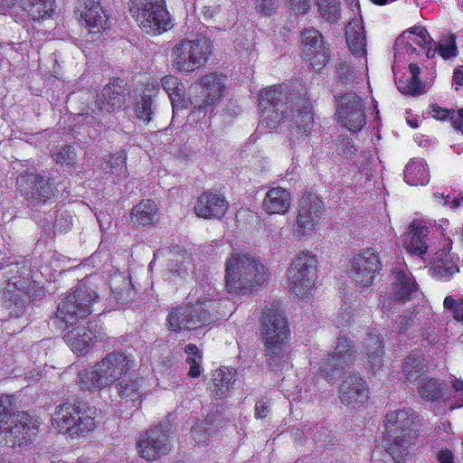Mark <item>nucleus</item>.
<instances>
[{
    "instance_id": "nucleus-1",
    "label": "nucleus",
    "mask_w": 463,
    "mask_h": 463,
    "mask_svg": "<svg viewBox=\"0 0 463 463\" xmlns=\"http://www.w3.org/2000/svg\"><path fill=\"white\" fill-rule=\"evenodd\" d=\"M260 123L269 129L283 120L301 134H307L313 126L310 102L304 97L292 95L288 88L274 85L263 89L259 95Z\"/></svg>"
},
{
    "instance_id": "nucleus-2",
    "label": "nucleus",
    "mask_w": 463,
    "mask_h": 463,
    "mask_svg": "<svg viewBox=\"0 0 463 463\" xmlns=\"http://www.w3.org/2000/svg\"><path fill=\"white\" fill-rule=\"evenodd\" d=\"M219 293L210 285H199L187 296V303L170 309L166 326L173 332L190 331L208 324L219 303Z\"/></svg>"
},
{
    "instance_id": "nucleus-3",
    "label": "nucleus",
    "mask_w": 463,
    "mask_h": 463,
    "mask_svg": "<svg viewBox=\"0 0 463 463\" xmlns=\"http://www.w3.org/2000/svg\"><path fill=\"white\" fill-rule=\"evenodd\" d=\"M267 280L264 265L244 250H233L225 261V288L229 293L249 294Z\"/></svg>"
},
{
    "instance_id": "nucleus-4",
    "label": "nucleus",
    "mask_w": 463,
    "mask_h": 463,
    "mask_svg": "<svg viewBox=\"0 0 463 463\" xmlns=\"http://www.w3.org/2000/svg\"><path fill=\"white\" fill-rule=\"evenodd\" d=\"M135 364L133 355L125 352L109 353L91 367L79 372L78 385L83 391L99 392L127 375Z\"/></svg>"
},
{
    "instance_id": "nucleus-5",
    "label": "nucleus",
    "mask_w": 463,
    "mask_h": 463,
    "mask_svg": "<svg viewBox=\"0 0 463 463\" xmlns=\"http://www.w3.org/2000/svg\"><path fill=\"white\" fill-rule=\"evenodd\" d=\"M417 414L410 408L386 414L384 447L397 462L410 454L418 438Z\"/></svg>"
},
{
    "instance_id": "nucleus-6",
    "label": "nucleus",
    "mask_w": 463,
    "mask_h": 463,
    "mask_svg": "<svg viewBox=\"0 0 463 463\" xmlns=\"http://www.w3.org/2000/svg\"><path fill=\"white\" fill-rule=\"evenodd\" d=\"M96 417L97 409L84 402H66L56 407L52 425L59 432H67L74 438L93 430Z\"/></svg>"
},
{
    "instance_id": "nucleus-7",
    "label": "nucleus",
    "mask_w": 463,
    "mask_h": 463,
    "mask_svg": "<svg viewBox=\"0 0 463 463\" xmlns=\"http://www.w3.org/2000/svg\"><path fill=\"white\" fill-rule=\"evenodd\" d=\"M128 94L123 80L111 79L95 101L87 107L84 112L78 114V123L90 127L99 126L107 115L123 107Z\"/></svg>"
},
{
    "instance_id": "nucleus-8",
    "label": "nucleus",
    "mask_w": 463,
    "mask_h": 463,
    "mask_svg": "<svg viewBox=\"0 0 463 463\" xmlns=\"http://www.w3.org/2000/svg\"><path fill=\"white\" fill-rule=\"evenodd\" d=\"M97 298V293L90 288H76L59 303L55 322L61 327L77 324L91 313V305Z\"/></svg>"
},
{
    "instance_id": "nucleus-9",
    "label": "nucleus",
    "mask_w": 463,
    "mask_h": 463,
    "mask_svg": "<svg viewBox=\"0 0 463 463\" xmlns=\"http://www.w3.org/2000/svg\"><path fill=\"white\" fill-rule=\"evenodd\" d=\"M316 256L309 251L296 255L288 269V288L296 296L307 298L313 290L317 279Z\"/></svg>"
},
{
    "instance_id": "nucleus-10",
    "label": "nucleus",
    "mask_w": 463,
    "mask_h": 463,
    "mask_svg": "<svg viewBox=\"0 0 463 463\" xmlns=\"http://www.w3.org/2000/svg\"><path fill=\"white\" fill-rule=\"evenodd\" d=\"M211 42L203 36L182 40L173 48V66L181 72H191L203 66L211 53Z\"/></svg>"
},
{
    "instance_id": "nucleus-11",
    "label": "nucleus",
    "mask_w": 463,
    "mask_h": 463,
    "mask_svg": "<svg viewBox=\"0 0 463 463\" xmlns=\"http://www.w3.org/2000/svg\"><path fill=\"white\" fill-rule=\"evenodd\" d=\"M356 351L345 336L337 338L335 351L320 362L319 371L328 383H335L354 364Z\"/></svg>"
},
{
    "instance_id": "nucleus-12",
    "label": "nucleus",
    "mask_w": 463,
    "mask_h": 463,
    "mask_svg": "<svg viewBox=\"0 0 463 463\" xmlns=\"http://www.w3.org/2000/svg\"><path fill=\"white\" fill-rule=\"evenodd\" d=\"M170 434L169 426L162 423L144 431L137 441L138 455L147 461L167 455L172 449Z\"/></svg>"
},
{
    "instance_id": "nucleus-13",
    "label": "nucleus",
    "mask_w": 463,
    "mask_h": 463,
    "mask_svg": "<svg viewBox=\"0 0 463 463\" xmlns=\"http://www.w3.org/2000/svg\"><path fill=\"white\" fill-rule=\"evenodd\" d=\"M16 183L20 194L33 206L51 203L57 193L50 177L34 173L21 175Z\"/></svg>"
},
{
    "instance_id": "nucleus-14",
    "label": "nucleus",
    "mask_w": 463,
    "mask_h": 463,
    "mask_svg": "<svg viewBox=\"0 0 463 463\" xmlns=\"http://www.w3.org/2000/svg\"><path fill=\"white\" fill-rule=\"evenodd\" d=\"M7 420L0 434L8 447L27 444L38 430L37 421L24 411H11Z\"/></svg>"
},
{
    "instance_id": "nucleus-15",
    "label": "nucleus",
    "mask_w": 463,
    "mask_h": 463,
    "mask_svg": "<svg viewBox=\"0 0 463 463\" xmlns=\"http://www.w3.org/2000/svg\"><path fill=\"white\" fill-rule=\"evenodd\" d=\"M336 101V118L338 122L351 132L360 130L366 123L364 103L354 93L334 94Z\"/></svg>"
},
{
    "instance_id": "nucleus-16",
    "label": "nucleus",
    "mask_w": 463,
    "mask_h": 463,
    "mask_svg": "<svg viewBox=\"0 0 463 463\" xmlns=\"http://www.w3.org/2000/svg\"><path fill=\"white\" fill-rule=\"evenodd\" d=\"M201 90L194 97L191 103L194 112L203 113L213 112L220 103L225 90V79L217 73H210L203 76L199 82Z\"/></svg>"
},
{
    "instance_id": "nucleus-17",
    "label": "nucleus",
    "mask_w": 463,
    "mask_h": 463,
    "mask_svg": "<svg viewBox=\"0 0 463 463\" xmlns=\"http://www.w3.org/2000/svg\"><path fill=\"white\" fill-rule=\"evenodd\" d=\"M323 212V203L316 194L311 193L304 194L299 202L294 235L301 237L314 232L319 226Z\"/></svg>"
},
{
    "instance_id": "nucleus-18",
    "label": "nucleus",
    "mask_w": 463,
    "mask_h": 463,
    "mask_svg": "<svg viewBox=\"0 0 463 463\" xmlns=\"http://www.w3.org/2000/svg\"><path fill=\"white\" fill-rule=\"evenodd\" d=\"M382 269L378 253L373 249H366L356 254L351 260L349 277L360 287L373 284Z\"/></svg>"
},
{
    "instance_id": "nucleus-19",
    "label": "nucleus",
    "mask_w": 463,
    "mask_h": 463,
    "mask_svg": "<svg viewBox=\"0 0 463 463\" xmlns=\"http://www.w3.org/2000/svg\"><path fill=\"white\" fill-rule=\"evenodd\" d=\"M369 395V386L363 376L357 373L344 376L338 389L342 404L354 408L360 407L368 401Z\"/></svg>"
},
{
    "instance_id": "nucleus-20",
    "label": "nucleus",
    "mask_w": 463,
    "mask_h": 463,
    "mask_svg": "<svg viewBox=\"0 0 463 463\" xmlns=\"http://www.w3.org/2000/svg\"><path fill=\"white\" fill-rule=\"evenodd\" d=\"M392 298L383 299V313L390 312L392 302L406 301L411 298L417 291V284L411 272L400 267H394L392 272Z\"/></svg>"
},
{
    "instance_id": "nucleus-21",
    "label": "nucleus",
    "mask_w": 463,
    "mask_h": 463,
    "mask_svg": "<svg viewBox=\"0 0 463 463\" xmlns=\"http://www.w3.org/2000/svg\"><path fill=\"white\" fill-rule=\"evenodd\" d=\"M304 52L310 61L313 69L321 70L329 61V52L325 46L323 36L314 28L305 29L302 32Z\"/></svg>"
},
{
    "instance_id": "nucleus-22",
    "label": "nucleus",
    "mask_w": 463,
    "mask_h": 463,
    "mask_svg": "<svg viewBox=\"0 0 463 463\" xmlns=\"http://www.w3.org/2000/svg\"><path fill=\"white\" fill-rule=\"evenodd\" d=\"M75 12L90 33H99L105 28L107 16L99 0H79Z\"/></svg>"
},
{
    "instance_id": "nucleus-23",
    "label": "nucleus",
    "mask_w": 463,
    "mask_h": 463,
    "mask_svg": "<svg viewBox=\"0 0 463 463\" xmlns=\"http://www.w3.org/2000/svg\"><path fill=\"white\" fill-rule=\"evenodd\" d=\"M227 209L228 202L225 197L213 192H204L194 206L196 215L205 219H219L224 215Z\"/></svg>"
},
{
    "instance_id": "nucleus-24",
    "label": "nucleus",
    "mask_w": 463,
    "mask_h": 463,
    "mask_svg": "<svg viewBox=\"0 0 463 463\" xmlns=\"http://www.w3.org/2000/svg\"><path fill=\"white\" fill-rule=\"evenodd\" d=\"M264 341L288 340L289 330L284 315L273 309L265 312L262 321Z\"/></svg>"
},
{
    "instance_id": "nucleus-25",
    "label": "nucleus",
    "mask_w": 463,
    "mask_h": 463,
    "mask_svg": "<svg viewBox=\"0 0 463 463\" xmlns=\"http://www.w3.org/2000/svg\"><path fill=\"white\" fill-rule=\"evenodd\" d=\"M97 325L90 323L87 327H77L70 331L65 335V341L71 351L78 355L87 354L93 346L98 335L93 331V327Z\"/></svg>"
},
{
    "instance_id": "nucleus-26",
    "label": "nucleus",
    "mask_w": 463,
    "mask_h": 463,
    "mask_svg": "<svg viewBox=\"0 0 463 463\" xmlns=\"http://www.w3.org/2000/svg\"><path fill=\"white\" fill-rule=\"evenodd\" d=\"M265 359L273 370L283 368L289 363V346L287 340L264 341Z\"/></svg>"
},
{
    "instance_id": "nucleus-27",
    "label": "nucleus",
    "mask_w": 463,
    "mask_h": 463,
    "mask_svg": "<svg viewBox=\"0 0 463 463\" xmlns=\"http://www.w3.org/2000/svg\"><path fill=\"white\" fill-rule=\"evenodd\" d=\"M363 353L367 357V366L377 372L383 365V345L379 334L370 333L363 342Z\"/></svg>"
},
{
    "instance_id": "nucleus-28",
    "label": "nucleus",
    "mask_w": 463,
    "mask_h": 463,
    "mask_svg": "<svg viewBox=\"0 0 463 463\" xmlns=\"http://www.w3.org/2000/svg\"><path fill=\"white\" fill-rule=\"evenodd\" d=\"M346 41L350 51L354 55L364 56L365 49V33L362 17H354L348 23L345 28Z\"/></svg>"
},
{
    "instance_id": "nucleus-29",
    "label": "nucleus",
    "mask_w": 463,
    "mask_h": 463,
    "mask_svg": "<svg viewBox=\"0 0 463 463\" xmlns=\"http://www.w3.org/2000/svg\"><path fill=\"white\" fill-rule=\"evenodd\" d=\"M158 91L157 83L149 84L144 90L135 106V113L139 120L146 124L152 120L156 109L155 100Z\"/></svg>"
},
{
    "instance_id": "nucleus-30",
    "label": "nucleus",
    "mask_w": 463,
    "mask_h": 463,
    "mask_svg": "<svg viewBox=\"0 0 463 463\" xmlns=\"http://www.w3.org/2000/svg\"><path fill=\"white\" fill-rule=\"evenodd\" d=\"M290 199L286 189L274 187L267 192L263 208L269 214H284L290 206Z\"/></svg>"
},
{
    "instance_id": "nucleus-31",
    "label": "nucleus",
    "mask_w": 463,
    "mask_h": 463,
    "mask_svg": "<svg viewBox=\"0 0 463 463\" xmlns=\"http://www.w3.org/2000/svg\"><path fill=\"white\" fill-rule=\"evenodd\" d=\"M210 390L216 398L227 396L235 382V371L229 367H221L213 373Z\"/></svg>"
},
{
    "instance_id": "nucleus-32",
    "label": "nucleus",
    "mask_w": 463,
    "mask_h": 463,
    "mask_svg": "<svg viewBox=\"0 0 463 463\" xmlns=\"http://www.w3.org/2000/svg\"><path fill=\"white\" fill-rule=\"evenodd\" d=\"M161 84L169 96L173 113L175 115L179 109L185 108L184 87L181 80L174 75L165 76L161 80Z\"/></svg>"
},
{
    "instance_id": "nucleus-33",
    "label": "nucleus",
    "mask_w": 463,
    "mask_h": 463,
    "mask_svg": "<svg viewBox=\"0 0 463 463\" xmlns=\"http://www.w3.org/2000/svg\"><path fill=\"white\" fill-rule=\"evenodd\" d=\"M458 271V266L452 261L450 255L446 250H443L435 253L430 267V272L434 278L449 280Z\"/></svg>"
},
{
    "instance_id": "nucleus-34",
    "label": "nucleus",
    "mask_w": 463,
    "mask_h": 463,
    "mask_svg": "<svg viewBox=\"0 0 463 463\" xmlns=\"http://www.w3.org/2000/svg\"><path fill=\"white\" fill-rule=\"evenodd\" d=\"M427 235L428 228L425 225L413 222L405 239L408 251L419 255L425 253L428 249L426 243Z\"/></svg>"
},
{
    "instance_id": "nucleus-35",
    "label": "nucleus",
    "mask_w": 463,
    "mask_h": 463,
    "mask_svg": "<svg viewBox=\"0 0 463 463\" xmlns=\"http://www.w3.org/2000/svg\"><path fill=\"white\" fill-rule=\"evenodd\" d=\"M23 9L33 21L52 18L55 13V0H20Z\"/></svg>"
},
{
    "instance_id": "nucleus-36",
    "label": "nucleus",
    "mask_w": 463,
    "mask_h": 463,
    "mask_svg": "<svg viewBox=\"0 0 463 463\" xmlns=\"http://www.w3.org/2000/svg\"><path fill=\"white\" fill-rule=\"evenodd\" d=\"M404 181L412 186L425 185L430 181L427 165L422 159H411L404 169Z\"/></svg>"
},
{
    "instance_id": "nucleus-37",
    "label": "nucleus",
    "mask_w": 463,
    "mask_h": 463,
    "mask_svg": "<svg viewBox=\"0 0 463 463\" xmlns=\"http://www.w3.org/2000/svg\"><path fill=\"white\" fill-rule=\"evenodd\" d=\"M127 156L124 152H118L111 155L108 160L101 164V169L106 175L113 176V183H120L127 179L128 174L127 170Z\"/></svg>"
},
{
    "instance_id": "nucleus-38",
    "label": "nucleus",
    "mask_w": 463,
    "mask_h": 463,
    "mask_svg": "<svg viewBox=\"0 0 463 463\" xmlns=\"http://www.w3.org/2000/svg\"><path fill=\"white\" fill-rule=\"evenodd\" d=\"M136 20L145 22L146 12H154L161 17V21H165L166 17V8L163 0H131L129 8Z\"/></svg>"
},
{
    "instance_id": "nucleus-39",
    "label": "nucleus",
    "mask_w": 463,
    "mask_h": 463,
    "mask_svg": "<svg viewBox=\"0 0 463 463\" xmlns=\"http://www.w3.org/2000/svg\"><path fill=\"white\" fill-rule=\"evenodd\" d=\"M157 207L155 202L144 200L137 204L130 213L131 222L137 225H149L157 221Z\"/></svg>"
},
{
    "instance_id": "nucleus-40",
    "label": "nucleus",
    "mask_w": 463,
    "mask_h": 463,
    "mask_svg": "<svg viewBox=\"0 0 463 463\" xmlns=\"http://www.w3.org/2000/svg\"><path fill=\"white\" fill-rule=\"evenodd\" d=\"M145 22L142 20H136L140 28L146 33L150 34H160L164 32H166L172 27V21L168 11L166 10V17L164 18L165 21H161V17L157 15L154 10L151 12H146Z\"/></svg>"
},
{
    "instance_id": "nucleus-41",
    "label": "nucleus",
    "mask_w": 463,
    "mask_h": 463,
    "mask_svg": "<svg viewBox=\"0 0 463 463\" xmlns=\"http://www.w3.org/2000/svg\"><path fill=\"white\" fill-rule=\"evenodd\" d=\"M111 281L112 298L119 306H124L134 298L135 292L128 279L117 276Z\"/></svg>"
},
{
    "instance_id": "nucleus-42",
    "label": "nucleus",
    "mask_w": 463,
    "mask_h": 463,
    "mask_svg": "<svg viewBox=\"0 0 463 463\" xmlns=\"http://www.w3.org/2000/svg\"><path fill=\"white\" fill-rule=\"evenodd\" d=\"M142 382L143 378L138 377L120 382L117 385L119 397L126 402H140L142 397Z\"/></svg>"
},
{
    "instance_id": "nucleus-43",
    "label": "nucleus",
    "mask_w": 463,
    "mask_h": 463,
    "mask_svg": "<svg viewBox=\"0 0 463 463\" xmlns=\"http://www.w3.org/2000/svg\"><path fill=\"white\" fill-rule=\"evenodd\" d=\"M320 17L326 23L336 24L342 17L340 0H316Z\"/></svg>"
},
{
    "instance_id": "nucleus-44",
    "label": "nucleus",
    "mask_w": 463,
    "mask_h": 463,
    "mask_svg": "<svg viewBox=\"0 0 463 463\" xmlns=\"http://www.w3.org/2000/svg\"><path fill=\"white\" fill-rule=\"evenodd\" d=\"M442 391L441 383L435 378L423 377L418 383V393L425 401H439Z\"/></svg>"
},
{
    "instance_id": "nucleus-45",
    "label": "nucleus",
    "mask_w": 463,
    "mask_h": 463,
    "mask_svg": "<svg viewBox=\"0 0 463 463\" xmlns=\"http://www.w3.org/2000/svg\"><path fill=\"white\" fill-rule=\"evenodd\" d=\"M403 372L409 382H415L423 374L425 364L418 354L413 353L407 357L403 364Z\"/></svg>"
},
{
    "instance_id": "nucleus-46",
    "label": "nucleus",
    "mask_w": 463,
    "mask_h": 463,
    "mask_svg": "<svg viewBox=\"0 0 463 463\" xmlns=\"http://www.w3.org/2000/svg\"><path fill=\"white\" fill-rule=\"evenodd\" d=\"M184 353L187 354L185 361L189 364V377L198 378L201 375L202 353L194 344L185 345Z\"/></svg>"
},
{
    "instance_id": "nucleus-47",
    "label": "nucleus",
    "mask_w": 463,
    "mask_h": 463,
    "mask_svg": "<svg viewBox=\"0 0 463 463\" xmlns=\"http://www.w3.org/2000/svg\"><path fill=\"white\" fill-rule=\"evenodd\" d=\"M193 258L190 253L182 252L175 256L171 260L170 270L173 274L179 278H184L188 275L189 270L193 269Z\"/></svg>"
},
{
    "instance_id": "nucleus-48",
    "label": "nucleus",
    "mask_w": 463,
    "mask_h": 463,
    "mask_svg": "<svg viewBox=\"0 0 463 463\" xmlns=\"http://www.w3.org/2000/svg\"><path fill=\"white\" fill-rule=\"evenodd\" d=\"M416 53V47L407 39V34H401L394 43V59L395 61L411 60V56Z\"/></svg>"
},
{
    "instance_id": "nucleus-49",
    "label": "nucleus",
    "mask_w": 463,
    "mask_h": 463,
    "mask_svg": "<svg viewBox=\"0 0 463 463\" xmlns=\"http://www.w3.org/2000/svg\"><path fill=\"white\" fill-rule=\"evenodd\" d=\"M402 34H407V39L412 43L413 46L424 47L434 43L428 31L422 26H413Z\"/></svg>"
},
{
    "instance_id": "nucleus-50",
    "label": "nucleus",
    "mask_w": 463,
    "mask_h": 463,
    "mask_svg": "<svg viewBox=\"0 0 463 463\" xmlns=\"http://www.w3.org/2000/svg\"><path fill=\"white\" fill-rule=\"evenodd\" d=\"M395 83L399 91L405 95L417 96L421 94L424 90V85L420 80L411 79V77L406 80H396Z\"/></svg>"
},
{
    "instance_id": "nucleus-51",
    "label": "nucleus",
    "mask_w": 463,
    "mask_h": 463,
    "mask_svg": "<svg viewBox=\"0 0 463 463\" xmlns=\"http://www.w3.org/2000/svg\"><path fill=\"white\" fill-rule=\"evenodd\" d=\"M438 52L445 60L456 57L458 52L456 45L455 36L450 34L441 39L438 46Z\"/></svg>"
},
{
    "instance_id": "nucleus-52",
    "label": "nucleus",
    "mask_w": 463,
    "mask_h": 463,
    "mask_svg": "<svg viewBox=\"0 0 463 463\" xmlns=\"http://www.w3.org/2000/svg\"><path fill=\"white\" fill-rule=\"evenodd\" d=\"M54 160L61 165H71L75 163L76 152L71 146H64L53 153Z\"/></svg>"
},
{
    "instance_id": "nucleus-53",
    "label": "nucleus",
    "mask_w": 463,
    "mask_h": 463,
    "mask_svg": "<svg viewBox=\"0 0 463 463\" xmlns=\"http://www.w3.org/2000/svg\"><path fill=\"white\" fill-rule=\"evenodd\" d=\"M19 291L23 292L31 301H36L45 296L43 287L35 281H29L28 285L24 287L23 289L19 288Z\"/></svg>"
},
{
    "instance_id": "nucleus-54",
    "label": "nucleus",
    "mask_w": 463,
    "mask_h": 463,
    "mask_svg": "<svg viewBox=\"0 0 463 463\" xmlns=\"http://www.w3.org/2000/svg\"><path fill=\"white\" fill-rule=\"evenodd\" d=\"M13 398L10 395H0V429L8 422L7 418L13 411Z\"/></svg>"
},
{
    "instance_id": "nucleus-55",
    "label": "nucleus",
    "mask_w": 463,
    "mask_h": 463,
    "mask_svg": "<svg viewBox=\"0 0 463 463\" xmlns=\"http://www.w3.org/2000/svg\"><path fill=\"white\" fill-rule=\"evenodd\" d=\"M339 82L344 85L352 84L354 80V71L350 64L341 62L337 66Z\"/></svg>"
},
{
    "instance_id": "nucleus-56",
    "label": "nucleus",
    "mask_w": 463,
    "mask_h": 463,
    "mask_svg": "<svg viewBox=\"0 0 463 463\" xmlns=\"http://www.w3.org/2000/svg\"><path fill=\"white\" fill-rule=\"evenodd\" d=\"M412 316L413 312L411 310H406L402 316H399L393 325L394 330L400 334L404 333L413 323Z\"/></svg>"
},
{
    "instance_id": "nucleus-57",
    "label": "nucleus",
    "mask_w": 463,
    "mask_h": 463,
    "mask_svg": "<svg viewBox=\"0 0 463 463\" xmlns=\"http://www.w3.org/2000/svg\"><path fill=\"white\" fill-rule=\"evenodd\" d=\"M286 5L294 14H305L310 9L311 0H285Z\"/></svg>"
},
{
    "instance_id": "nucleus-58",
    "label": "nucleus",
    "mask_w": 463,
    "mask_h": 463,
    "mask_svg": "<svg viewBox=\"0 0 463 463\" xmlns=\"http://www.w3.org/2000/svg\"><path fill=\"white\" fill-rule=\"evenodd\" d=\"M72 225V217L66 212L61 213L55 220L54 229L60 232H67Z\"/></svg>"
},
{
    "instance_id": "nucleus-59",
    "label": "nucleus",
    "mask_w": 463,
    "mask_h": 463,
    "mask_svg": "<svg viewBox=\"0 0 463 463\" xmlns=\"http://www.w3.org/2000/svg\"><path fill=\"white\" fill-rule=\"evenodd\" d=\"M431 114L432 117L439 119V120H445V119H451L453 117H455V109H443L438 105H432L431 106Z\"/></svg>"
},
{
    "instance_id": "nucleus-60",
    "label": "nucleus",
    "mask_w": 463,
    "mask_h": 463,
    "mask_svg": "<svg viewBox=\"0 0 463 463\" xmlns=\"http://www.w3.org/2000/svg\"><path fill=\"white\" fill-rule=\"evenodd\" d=\"M452 388L457 393L455 396V403L451 409L461 408L463 406V381L460 379H454L451 383Z\"/></svg>"
},
{
    "instance_id": "nucleus-61",
    "label": "nucleus",
    "mask_w": 463,
    "mask_h": 463,
    "mask_svg": "<svg viewBox=\"0 0 463 463\" xmlns=\"http://www.w3.org/2000/svg\"><path fill=\"white\" fill-rule=\"evenodd\" d=\"M257 12L264 14L270 15L276 8L274 0H255Z\"/></svg>"
},
{
    "instance_id": "nucleus-62",
    "label": "nucleus",
    "mask_w": 463,
    "mask_h": 463,
    "mask_svg": "<svg viewBox=\"0 0 463 463\" xmlns=\"http://www.w3.org/2000/svg\"><path fill=\"white\" fill-rule=\"evenodd\" d=\"M338 153L344 156L346 158H352V156L354 155L356 149L354 146L352 144V142L348 139H344L339 145H338Z\"/></svg>"
},
{
    "instance_id": "nucleus-63",
    "label": "nucleus",
    "mask_w": 463,
    "mask_h": 463,
    "mask_svg": "<svg viewBox=\"0 0 463 463\" xmlns=\"http://www.w3.org/2000/svg\"><path fill=\"white\" fill-rule=\"evenodd\" d=\"M269 411V404L264 399L259 400L255 404V417L264 419Z\"/></svg>"
},
{
    "instance_id": "nucleus-64",
    "label": "nucleus",
    "mask_w": 463,
    "mask_h": 463,
    "mask_svg": "<svg viewBox=\"0 0 463 463\" xmlns=\"http://www.w3.org/2000/svg\"><path fill=\"white\" fill-rule=\"evenodd\" d=\"M437 458L439 463H455L453 454L448 449L439 450Z\"/></svg>"
}]
</instances>
